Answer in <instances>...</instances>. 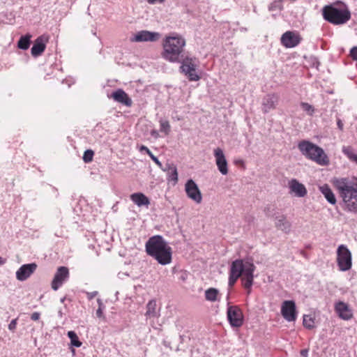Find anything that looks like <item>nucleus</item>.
<instances>
[{"label":"nucleus","mask_w":357,"mask_h":357,"mask_svg":"<svg viewBox=\"0 0 357 357\" xmlns=\"http://www.w3.org/2000/svg\"><path fill=\"white\" fill-rule=\"evenodd\" d=\"M255 266L249 260L236 259L230 266L228 284L231 287L237 280L243 275V286L250 289L253 284Z\"/></svg>","instance_id":"obj_1"},{"label":"nucleus","mask_w":357,"mask_h":357,"mask_svg":"<svg viewBox=\"0 0 357 357\" xmlns=\"http://www.w3.org/2000/svg\"><path fill=\"white\" fill-rule=\"evenodd\" d=\"M185 39L181 35L174 33L165 37L162 43V57L170 62H179L185 54Z\"/></svg>","instance_id":"obj_2"},{"label":"nucleus","mask_w":357,"mask_h":357,"mask_svg":"<svg viewBox=\"0 0 357 357\" xmlns=\"http://www.w3.org/2000/svg\"><path fill=\"white\" fill-rule=\"evenodd\" d=\"M148 255L155 259L161 265L172 262V250L165 239L159 235L151 237L145 245Z\"/></svg>","instance_id":"obj_3"},{"label":"nucleus","mask_w":357,"mask_h":357,"mask_svg":"<svg viewBox=\"0 0 357 357\" xmlns=\"http://www.w3.org/2000/svg\"><path fill=\"white\" fill-rule=\"evenodd\" d=\"M333 183L340 191L347 210L357 212V178H335Z\"/></svg>","instance_id":"obj_4"},{"label":"nucleus","mask_w":357,"mask_h":357,"mask_svg":"<svg viewBox=\"0 0 357 357\" xmlns=\"http://www.w3.org/2000/svg\"><path fill=\"white\" fill-rule=\"evenodd\" d=\"M298 148L305 158L319 165L325 166L330 163L329 158L324 149L309 141L300 142Z\"/></svg>","instance_id":"obj_5"},{"label":"nucleus","mask_w":357,"mask_h":357,"mask_svg":"<svg viewBox=\"0 0 357 357\" xmlns=\"http://www.w3.org/2000/svg\"><path fill=\"white\" fill-rule=\"evenodd\" d=\"M324 20L335 25L344 24L351 18V13L347 8L340 9L333 6H326L323 8Z\"/></svg>","instance_id":"obj_6"},{"label":"nucleus","mask_w":357,"mask_h":357,"mask_svg":"<svg viewBox=\"0 0 357 357\" xmlns=\"http://www.w3.org/2000/svg\"><path fill=\"white\" fill-rule=\"evenodd\" d=\"M180 71L183 73L190 81H198L200 77L197 74L196 69L198 66V61L195 57L185 55L180 59Z\"/></svg>","instance_id":"obj_7"},{"label":"nucleus","mask_w":357,"mask_h":357,"mask_svg":"<svg viewBox=\"0 0 357 357\" xmlns=\"http://www.w3.org/2000/svg\"><path fill=\"white\" fill-rule=\"evenodd\" d=\"M337 260L339 268L342 271H347L351 268V253L344 245H340L337 250Z\"/></svg>","instance_id":"obj_8"},{"label":"nucleus","mask_w":357,"mask_h":357,"mask_svg":"<svg viewBox=\"0 0 357 357\" xmlns=\"http://www.w3.org/2000/svg\"><path fill=\"white\" fill-rule=\"evenodd\" d=\"M227 317L232 327H241L243 324V314L241 308L237 305H230L228 303Z\"/></svg>","instance_id":"obj_9"},{"label":"nucleus","mask_w":357,"mask_h":357,"mask_svg":"<svg viewBox=\"0 0 357 357\" xmlns=\"http://www.w3.org/2000/svg\"><path fill=\"white\" fill-rule=\"evenodd\" d=\"M281 314L287 321H294L297 317L295 302L294 301H284L282 303Z\"/></svg>","instance_id":"obj_10"},{"label":"nucleus","mask_w":357,"mask_h":357,"mask_svg":"<svg viewBox=\"0 0 357 357\" xmlns=\"http://www.w3.org/2000/svg\"><path fill=\"white\" fill-rule=\"evenodd\" d=\"M185 190L187 196L197 204L202 201V195L197 185L192 179H189L185 185Z\"/></svg>","instance_id":"obj_11"},{"label":"nucleus","mask_w":357,"mask_h":357,"mask_svg":"<svg viewBox=\"0 0 357 357\" xmlns=\"http://www.w3.org/2000/svg\"><path fill=\"white\" fill-rule=\"evenodd\" d=\"M213 154L218 169L222 175H227L229 172L228 163L223 151L218 147L213 150Z\"/></svg>","instance_id":"obj_12"},{"label":"nucleus","mask_w":357,"mask_h":357,"mask_svg":"<svg viewBox=\"0 0 357 357\" xmlns=\"http://www.w3.org/2000/svg\"><path fill=\"white\" fill-rule=\"evenodd\" d=\"M68 277L69 271L68 268L66 266L59 267L52 282V289L56 291L68 280Z\"/></svg>","instance_id":"obj_13"},{"label":"nucleus","mask_w":357,"mask_h":357,"mask_svg":"<svg viewBox=\"0 0 357 357\" xmlns=\"http://www.w3.org/2000/svg\"><path fill=\"white\" fill-rule=\"evenodd\" d=\"M160 38V33L158 32H152L146 30L138 31L133 38H131L132 42H155Z\"/></svg>","instance_id":"obj_14"},{"label":"nucleus","mask_w":357,"mask_h":357,"mask_svg":"<svg viewBox=\"0 0 357 357\" xmlns=\"http://www.w3.org/2000/svg\"><path fill=\"white\" fill-rule=\"evenodd\" d=\"M279 96L276 93H269L264 97L261 103V109L264 113H268L276 108L279 102Z\"/></svg>","instance_id":"obj_15"},{"label":"nucleus","mask_w":357,"mask_h":357,"mask_svg":"<svg viewBox=\"0 0 357 357\" xmlns=\"http://www.w3.org/2000/svg\"><path fill=\"white\" fill-rule=\"evenodd\" d=\"M160 308H158L155 300H151L146 305V312L145 316L147 320H150L151 325L154 326V320L158 319L160 316Z\"/></svg>","instance_id":"obj_16"},{"label":"nucleus","mask_w":357,"mask_h":357,"mask_svg":"<svg viewBox=\"0 0 357 357\" xmlns=\"http://www.w3.org/2000/svg\"><path fill=\"white\" fill-rule=\"evenodd\" d=\"M301 41L299 36L292 31H287L281 37V43L287 48L297 46Z\"/></svg>","instance_id":"obj_17"},{"label":"nucleus","mask_w":357,"mask_h":357,"mask_svg":"<svg viewBox=\"0 0 357 357\" xmlns=\"http://www.w3.org/2000/svg\"><path fill=\"white\" fill-rule=\"evenodd\" d=\"M37 265L35 263L22 265L16 272V278L20 281H24L36 271Z\"/></svg>","instance_id":"obj_18"},{"label":"nucleus","mask_w":357,"mask_h":357,"mask_svg":"<svg viewBox=\"0 0 357 357\" xmlns=\"http://www.w3.org/2000/svg\"><path fill=\"white\" fill-rule=\"evenodd\" d=\"M47 38L44 36L38 37L31 47V53L33 57H38L43 54L46 47Z\"/></svg>","instance_id":"obj_19"},{"label":"nucleus","mask_w":357,"mask_h":357,"mask_svg":"<svg viewBox=\"0 0 357 357\" xmlns=\"http://www.w3.org/2000/svg\"><path fill=\"white\" fill-rule=\"evenodd\" d=\"M275 227L285 234H289L291 229V224L287 220V216L283 214L278 215L275 218Z\"/></svg>","instance_id":"obj_20"},{"label":"nucleus","mask_w":357,"mask_h":357,"mask_svg":"<svg viewBox=\"0 0 357 357\" xmlns=\"http://www.w3.org/2000/svg\"><path fill=\"white\" fill-rule=\"evenodd\" d=\"M335 310L339 317L344 320H349L353 316L351 310L349 308V305L344 302H337L335 305Z\"/></svg>","instance_id":"obj_21"},{"label":"nucleus","mask_w":357,"mask_h":357,"mask_svg":"<svg viewBox=\"0 0 357 357\" xmlns=\"http://www.w3.org/2000/svg\"><path fill=\"white\" fill-rule=\"evenodd\" d=\"M111 98H112L116 102L123 104L127 107H130L132 104L131 98L123 89H117L114 91Z\"/></svg>","instance_id":"obj_22"},{"label":"nucleus","mask_w":357,"mask_h":357,"mask_svg":"<svg viewBox=\"0 0 357 357\" xmlns=\"http://www.w3.org/2000/svg\"><path fill=\"white\" fill-rule=\"evenodd\" d=\"M289 187L291 192L298 197H303L307 195L306 188L296 179H291L289 183Z\"/></svg>","instance_id":"obj_23"},{"label":"nucleus","mask_w":357,"mask_h":357,"mask_svg":"<svg viewBox=\"0 0 357 357\" xmlns=\"http://www.w3.org/2000/svg\"><path fill=\"white\" fill-rule=\"evenodd\" d=\"M319 190L330 204L333 205L336 204L337 201L335 195L328 185L324 184L320 185L319 186Z\"/></svg>","instance_id":"obj_24"},{"label":"nucleus","mask_w":357,"mask_h":357,"mask_svg":"<svg viewBox=\"0 0 357 357\" xmlns=\"http://www.w3.org/2000/svg\"><path fill=\"white\" fill-rule=\"evenodd\" d=\"M130 199L138 206H146L150 204L149 198L143 193L136 192L130 195Z\"/></svg>","instance_id":"obj_25"},{"label":"nucleus","mask_w":357,"mask_h":357,"mask_svg":"<svg viewBox=\"0 0 357 357\" xmlns=\"http://www.w3.org/2000/svg\"><path fill=\"white\" fill-rule=\"evenodd\" d=\"M164 172L167 173L168 181H172L174 184H176L178 181V172L176 167L173 164H166L165 167L162 169Z\"/></svg>","instance_id":"obj_26"},{"label":"nucleus","mask_w":357,"mask_h":357,"mask_svg":"<svg viewBox=\"0 0 357 357\" xmlns=\"http://www.w3.org/2000/svg\"><path fill=\"white\" fill-rule=\"evenodd\" d=\"M31 36L30 34L22 36L17 42L18 48L23 50H27L31 44Z\"/></svg>","instance_id":"obj_27"},{"label":"nucleus","mask_w":357,"mask_h":357,"mask_svg":"<svg viewBox=\"0 0 357 357\" xmlns=\"http://www.w3.org/2000/svg\"><path fill=\"white\" fill-rule=\"evenodd\" d=\"M342 151L350 161L357 165V154L354 153V149L351 146H343Z\"/></svg>","instance_id":"obj_28"},{"label":"nucleus","mask_w":357,"mask_h":357,"mask_svg":"<svg viewBox=\"0 0 357 357\" xmlns=\"http://www.w3.org/2000/svg\"><path fill=\"white\" fill-rule=\"evenodd\" d=\"M219 291L215 288H209L205 291V298L207 301L215 302L218 299Z\"/></svg>","instance_id":"obj_29"},{"label":"nucleus","mask_w":357,"mask_h":357,"mask_svg":"<svg viewBox=\"0 0 357 357\" xmlns=\"http://www.w3.org/2000/svg\"><path fill=\"white\" fill-rule=\"evenodd\" d=\"M68 337L70 340V344L75 347H80L82 342L79 340L78 336L75 332L70 331L68 332Z\"/></svg>","instance_id":"obj_30"},{"label":"nucleus","mask_w":357,"mask_h":357,"mask_svg":"<svg viewBox=\"0 0 357 357\" xmlns=\"http://www.w3.org/2000/svg\"><path fill=\"white\" fill-rule=\"evenodd\" d=\"M303 324L305 328L312 329L314 327V318L310 315H304Z\"/></svg>","instance_id":"obj_31"},{"label":"nucleus","mask_w":357,"mask_h":357,"mask_svg":"<svg viewBox=\"0 0 357 357\" xmlns=\"http://www.w3.org/2000/svg\"><path fill=\"white\" fill-rule=\"evenodd\" d=\"M301 106L302 109L310 116H312L314 112V108L312 105L307 102H301Z\"/></svg>","instance_id":"obj_32"},{"label":"nucleus","mask_w":357,"mask_h":357,"mask_svg":"<svg viewBox=\"0 0 357 357\" xmlns=\"http://www.w3.org/2000/svg\"><path fill=\"white\" fill-rule=\"evenodd\" d=\"M97 303L98 304V308L96 310V316L98 318H104L103 310L105 309V305L100 298L97 299Z\"/></svg>","instance_id":"obj_33"},{"label":"nucleus","mask_w":357,"mask_h":357,"mask_svg":"<svg viewBox=\"0 0 357 357\" xmlns=\"http://www.w3.org/2000/svg\"><path fill=\"white\" fill-rule=\"evenodd\" d=\"M160 131L164 132L165 135H168L170 131V125L167 121H160Z\"/></svg>","instance_id":"obj_34"},{"label":"nucleus","mask_w":357,"mask_h":357,"mask_svg":"<svg viewBox=\"0 0 357 357\" xmlns=\"http://www.w3.org/2000/svg\"><path fill=\"white\" fill-rule=\"evenodd\" d=\"M93 151L92 150H86L84 151V155H83V160L85 162H90L92 161L93 160Z\"/></svg>","instance_id":"obj_35"},{"label":"nucleus","mask_w":357,"mask_h":357,"mask_svg":"<svg viewBox=\"0 0 357 357\" xmlns=\"http://www.w3.org/2000/svg\"><path fill=\"white\" fill-rule=\"evenodd\" d=\"M281 10L282 9V5L280 2H274L273 3H271L269 6L270 10Z\"/></svg>","instance_id":"obj_36"},{"label":"nucleus","mask_w":357,"mask_h":357,"mask_svg":"<svg viewBox=\"0 0 357 357\" xmlns=\"http://www.w3.org/2000/svg\"><path fill=\"white\" fill-rule=\"evenodd\" d=\"M150 158L155 162V163L160 167V169H163V166L162 163L159 161L157 157H155L153 153L149 155Z\"/></svg>","instance_id":"obj_37"},{"label":"nucleus","mask_w":357,"mask_h":357,"mask_svg":"<svg viewBox=\"0 0 357 357\" xmlns=\"http://www.w3.org/2000/svg\"><path fill=\"white\" fill-rule=\"evenodd\" d=\"M350 55L353 59L357 61V47H354L350 51Z\"/></svg>","instance_id":"obj_38"},{"label":"nucleus","mask_w":357,"mask_h":357,"mask_svg":"<svg viewBox=\"0 0 357 357\" xmlns=\"http://www.w3.org/2000/svg\"><path fill=\"white\" fill-rule=\"evenodd\" d=\"M17 325V319H13L10 323L8 324V329L10 331H14L16 328Z\"/></svg>","instance_id":"obj_39"},{"label":"nucleus","mask_w":357,"mask_h":357,"mask_svg":"<svg viewBox=\"0 0 357 357\" xmlns=\"http://www.w3.org/2000/svg\"><path fill=\"white\" fill-rule=\"evenodd\" d=\"M139 150L140 152L145 151L149 155L152 153L151 151L149 149V148L144 145H141L139 148Z\"/></svg>","instance_id":"obj_40"},{"label":"nucleus","mask_w":357,"mask_h":357,"mask_svg":"<svg viewBox=\"0 0 357 357\" xmlns=\"http://www.w3.org/2000/svg\"><path fill=\"white\" fill-rule=\"evenodd\" d=\"M98 294V291H92V292H87L86 293V296H87V298L89 300H91L93 299L95 296H96Z\"/></svg>","instance_id":"obj_41"},{"label":"nucleus","mask_w":357,"mask_h":357,"mask_svg":"<svg viewBox=\"0 0 357 357\" xmlns=\"http://www.w3.org/2000/svg\"><path fill=\"white\" fill-rule=\"evenodd\" d=\"M40 316V313H39V312H33V313L31 314V319L32 320H33V321H37V320H38V319H39Z\"/></svg>","instance_id":"obj_42"},{"label":"nucleus","mask_w":357,"mask_h":357,"mask_svg":"<svg viewBox=\"0 0 357 357\" xmlns=\"http://www.w3.org/2000/svg\"><path fill=\"white\" fill-rule=\"evenodd\" d=\"M337 127L340 130H343V123L342 121H341V119H338L337 121Z\"/></svg>","instance_id":"obj_43"},{"label":"nucleus","mask_w":357,"mask_h":357,"mask_svg":"<svg viewBox=\"0 0 357 357\" xmlns=\"http://www.w3.org/2000/svg\"><path fill=\"white\" fill-rule=\"evenodd\" d=\"M163 1H164V0H148V2H149V3L153 4V3H155V2H157V1L162 2Z\"/></svg>","instance_id":"obj_44"},{"label":"nucleus","mask_w":357,"mask_h":357,"mask_svg":"<svg viewBox=\"0 0 357 357\" xmlns=\"http://www.w3.org/2000/svg\"><path fill=\"white\" fill-rule=\"evenodd\" d=\"M301 355L304 357H307V350H302L301 352Z\"/></svg>","instance_id":"obj_45"},{"label":"nucleus","mask_w":357,"mask_h":357,"mask_svg":"<svg viewBox=\"0 0 357 357\" xmlns=\"http://www.w3.org/2000/svg\"><path fill=\"white\" fill-rule=\"evenodd\" d=\"M6 263V259H3L0 257V265L4 264Z\"/></svg>","instance_id":"obj_46"},{"label":"nucleus","mask_w":357,"mask_h":357,"mask_svg":"<svg viewBox=\"0 0 357 357\" xmlns=\"http://www.w3.org/2000/svg\"><path fill=\"white\" fill-rule=\"evenodd\" d=\"M152 135H153V136H155V137H157V136H158V132H157V131H155V130H154V131H153V132H152Z\"/></svg>","instance_id":"obj_47"},{"label":"nucleus","mask_w":357,"mask_h":357,"mask_svg":"<svg viewBox=\"0 0 357 357\" xmlns=\"http://www.w3.org/2000/svg\"><path fill=\"white\" fill-rule=\"evenodd\" d=\"M64 300H65V298H61V303H63Z\"/></svg>","instance_id":"obj_48"}]
</instances>
